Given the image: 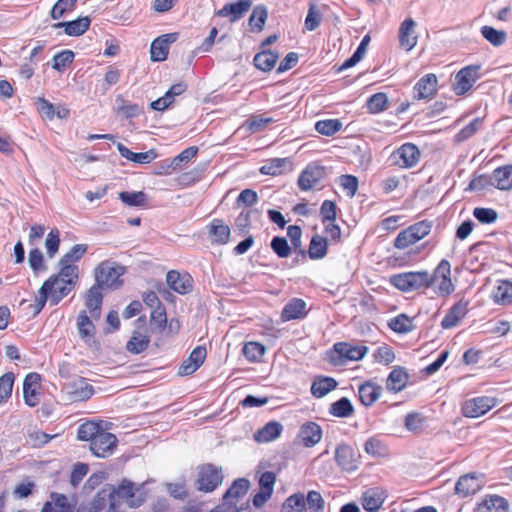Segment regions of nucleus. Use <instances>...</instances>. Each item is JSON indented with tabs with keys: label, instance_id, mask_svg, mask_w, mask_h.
Segmentation results:
<instances>
[{
	"label": "nucleus",
	"instance_id": "nucleus-1",
	"mask_svg": "<svg viewBox=\"0 0 512 512\" xmlns=\"http://www.w3.org/2000/svg\"><path fill=\"white\" fill-rule=\"evenodd\" d=\"M77 280L75 268L61 267L59 272L45 280L38 290L37 310L40 311L48 301L51 305H57L74 289Z\"/></svg>",
	"mask_w": 512,
	"mask_h": 512
},
{
	"label": "nucleus",
	"instance_id": "nucleus-2",
	"mask_svg": "<svg viewBox=\"0 0 512 512\" xmlns=\"http://www.w3.org/2000/svg\"><path fill=\"white\" fill-rule=\"evenodd\" d=\"M77 439L89 442V449L99 458L111 456L117 447V437L108 431L102 420H86L77 429Z\"/></svg>",
	"mask_w": 512,
	"mask_h": 512
},
{
	"label": "nucleus",
	"instance_id": "nucleus-3",
	"mask_svg": "<svg viewBox=\"0 0 512 512\" xmlns=\"http://www.w3.org/2000/svg\"><path fill=\"white\" fill-rule=\"evenodd\" d=\"M112 494L113 502L118 510H122L120 501L131 508L140 507L147 499V491L143 484L135 485L129 480H122L117 488H104Z\"/></svg>",
	"mask_w": 512,
	"mask_h": 512
},
{
	"label": "nucleus",
	"instance_id": "nucleus-4",
	"mask_svg": "<svg viewBox=\"0 0 512 512\" xmlns=\"http://www.w3.org/2000/svg\"><path fill=\"white\" fill-rule=\"evenodd\" d=\"M126 273V267L120 263L107 259L101 261L94 268V285L99 288L117 289L123 285L122 276Z\"/></svg>",
	"mask_w": 512,
	"mask_h": 512
},
{
	"label": "nucleus",
	"instance_id": "nucleus-5",
	"mask_svg": "<svg viewBox=\"0 0 512 512\" xmlns=\"http://www.w3.org/2000/svg\"><path fill=\"white\" fill-rule=\"evenodd\" d=\"M432 227V221L427 219L409 225L398 233L393 241V247L402 251L408 250L427 237L431 233Z\"/></svg>",
	"mask_w": 512,
	"mask_h": 512
},
{
	"label": "nucleus",
	"instance_id": "nucleus-6",
	"mask_svg": "<svg viewBox=\"0 0 512 512\" xmlns=\"http://www.w3.org/2000/svg\"><path fill=\"white\" fill-rule=\"evenodd\" d=\"M390 284L403 293L426 291L428 288V271H406L393 274L389 278Z\"/></svg>",
	"mask_w": 512,
	"mask_h": 512
},
{
	"label": "nucleus",
	"instance_id": "nucleus-7",
	"mask_svg": "<svg viewBox=\"0 0 512 512\" xmlns=\"http://www.w3.org/2000/svg\"><path fill=\"white\" fill-rule=\"evenodd\" d=\"M428 288H432L439 297H447L454 292L455 285L451 278V265L448 260H441L432 273L428 271Z\"/></svg>",
	"mask_w": 512,
	"mask_h": 512
},
{
	"label": "nucleus",
	"instance_id": "nucleus-8",
	"mask_svg": "<svg viewBox=\"0 0 512 512\" xmlns=\"http://www.w3.org/2000/svg\"><path fill=\"white\" fill-rule=\"evenodd\" d=\"M223 482L222 469L212 463H205L198 467L196 488L198 491L210 493Z\"/></svg>",
	"mask_w": 512,
	"mask_h": 512
},
{
	"label": "nucleus",
	"instance_id": "nucleus-9",
	"mask_svg": "<svg viewBox=\"0 0 512 512\" xmlns=\"http://www.w3.org/2000/svg\"><path fill=\"white\" fill-rule=\"evenodd\" d=\"M389 159L400 169H411L419 163L421 151L414 143L406 142L395 149Z\"/></svg>",
	"mask_w": 512,
	"mask_h": 512
},
{
	"label": "nucleus",
	"instance_id": "nucleus-10",
	"mask_svg": "<svg viewBox=\"0 0 512 512\" xmlns=\"http://www.w3.org/2000/svg\"><path fill=\"white\" fill-rule=\"evenodd\" d=\"M498 403L497 398L491 396H477L464 400L461 403V414L466 418H479L493 409Z\"/></svg>",
	"mask_w": 512,
	"mask_h": 512
},
{
	"label": "nucleus",
	"instance_id": "nucleus-11",
	"mask_svg": "<svg viewBox=\"0 0 512 512\" xmlns=\"http://www.w3.org/2000/svg\"><path fill=\"white\" fill-rule=\"evenodd\" d=\"M250 488V481L246 478H238L222 497V509L226 512H239L238 503L247 494Z\"/></svg>",
	"mask_w": 512,
	"mask_h": 512
},
{
	"label": "nucleus",
	"instance_id": "nucleus-12",
	"mask_svg": "<svg viewBox=\"0 0 512 512\" xmlns=\"http://www.w3.org/2000/svg\"><path fill=\"white\" fill-rule=\"evenodd\" d=\"M334 459L338 467L345 472H353L361 464V455L357 448L346 443H341L336 447Z\"/></svg>",
	"mask_w": 512,
	"mask_h": 512
},
{
	"label": "nucleus",
	"instance_id": "nucleus-13",
	"mask_svg": "<svg viewBox=\"0 0 512 512\" xmlns=\"http://www.w3.org/2000/svg\"><path fill=\"white\" fill-rule=\"evenodd\" d=\"M62 390L71 402L87 401L95 393L94 387L84 377H78L66 383Z\"/></svg>",
	"mask_w": 512,
	"mask_h": 512
},
{
	"label": "nucleus",
	"instance_id": "nucleus-14",
	"mask_svg": "<svg viewBox=\"0 0 512 512\" xmlns=\"http://www.w3.org/2000/svg\"><path fill=\"white\" fill-rule=\"evenodd\" d=\"M76 512H123L118 510L108 490H99L89 504L81 505Z\"/></svg>",
	"mask_w": 512,
	"mask_h": 512
},
{
	"label": "nucleus",
	"instance_id": "nucleus-15",
	"mask_svg": "<svg viewBox=\"0 0 512 512\" xmlns=\"http://www.w3.org/2000/svg\"><path fill=\"white\" fill-rule=\"evenodd\" d=\"M325 167L311 163L301 172L298 178V187L301 191H309L316 187L325 177Z\"/></svg>",
	"mask_w": 512,
	"mask_h": 512
},
{
	"label": "nucleus",
	"instance_id": "nucleus-16",
	"mask_svg": "<svg viewBox=\"0 0 512 512\" xmlns=\"http://www.w3.org/2000/svg\"><path fill=\"white\" fill-rule=\"evenodd\" d=\"M438 91V78L434 73H428L421 77L413 87L415 100H432Z\"/></svg>",
	"mask_w": 512,
	"mask_h": 512
},
{
	"label": "nucleus",
	"instance_id": "nucleus-17",
	"mask_svg": "<svg viewBox=\"0 0 512 512\" xmlns=\"http://www.w3.org/2000/svg\"><path fill=\"white\" fill-rule=\"evenodd\" d=\"M166 283L168 287L180 295H186L193 290L194 280L187 273H180L178 270H170L166 275Z\"/></svg>",
	"mask_w": 512,
	"mask_h": 512
},
{
	"label": "nucleus",
	"instance_id": "nucleus-18",
	"mask_svg": "<svg viewBox=\"0 0 512 512\" xmlns=\"http://www.w3.org/2000/svg\"><path fill=\"white\" fill-rule=\"evenodd\" d=\"M478 66H466L455 76L453 91L456 95H464L468 92L478 79Z\"/></svg>",
	"mask_w": 512,
	"mask_h": 512
},
{
	"label": "nucleus",
	"instance_id": "nucleus-19",
	"mask_svg": "<svg viewBox=\"0 0 512 512\" xmlns=\"http://www.w3.org/2000/svg\"><path fill=\"white\" fill-rule=\"evenodd\" d=\"M322 434V428L318 423L307 421L300 426L297 440L303 447L312 448L321 441Z\"/></svg>",
	"mask_w": 512,
	"mask_h": 512
},
{
	"label": "nucleus",
	"instance_id": "nucleus-20",
	"mask_svg": "<svg viewBox=\"0 0 512 512\" xmlns=\"http://www.w3.org/2000/svg\"><path fill=\"white\" fill-rule=\"evenodd\" d=\"M41 377L38 373L32 372L26 375L23 381V396L25 403L30 407H35L40 402L41 396Z\"/></svg>",
	"mask_w": 512,
	"mask_h": 512
},
{
	"label": "nucleus",
	"instance_id": "nucleus-21",
	"mask_svg": "<svg viewBox=\"0 0 512 512\" xmlns=\"http://www.w3.org/2000/svg\"><path fill=\"white\" fill-rule=\"evenodd\" d=\"M333 350L338 354L340 360L359 361L368 353L366 345H354L349 342H337L333 345Z\"/></svg>",
	"mask_w": 512,
	"mask_h": 512
},
{
	"label": "nucleus",
	"instance_id": "nucleus-22",
	"mask_svg": "<svg viewBox=\"0 0 512 512\" xmlns=\"http://www.w3.org/2000/svg\"><path fill=\"white\" fill-rule=\"evenodd\" d=\"M177 38V33H168L154 39L150 47L151 60L155 62L165 61L168 57L169 45L174 43Z\"/></svg>",
	"mask_w": 512,
	"mask_h": 512
},
{
	"label": "nucleus",
	"instance_id": "nucleus-23",
	"mask_svg": "<svg viewBox=\"0 0 512 512\" xmlns=\"http://www.w3.org/2000/svg\"><path fill=\"white\" fill-rule=\"evenodd\" d=\"M85 310L92 319L98 320L101 317L103 293L99 285H92L84 296Z\"/></svg>",
	"mask_w": 512,
	"mask_h": 512
},
{
	"label": "nucleus",
	"instance_id": "nucleus-24",
	"mask_svg": "<svg viewBox=\"0 0 512 512\" xmlns=\"http://www.w3.org/2000/svg\"><path fill=\"white\" fill-rule=\"evenodd\" d=\"M208 237L212 244L226 245L230 241L231 229L223 219L214 218L207 225Z\"/></svg>",
	"mask_w": 512,
	"mask_h": 512
},
{
	"label": "nucleus",
	"instance_id": "nucleus-25",
	"mask_svg": "<svg viewBox=\"0 0 512 512\" xmlns=\"http://www.w3.org/2000/svg\"><path fill=\"white\" fill-rule=\"evenodd\" d=\"M206 355L207 351L204 346L195 347L189 354L188 358L181 363L178 369V375H192L202 366L206 359Z\"/></svg>",
	"mask_w": 512,
	"mask_h": 512
},
{
	"label": "nucleus",
	"instance_id": "nucleus-26",
	"mask_svg": "<svg viewBox=\"0 0 512 512\" xmlns=\"http://www.w3.org/2000/svg\"><path fill=\"white\" fill-rule=\"evenodd\" d=\"M252 6V0H238L236 2L226 3L216 12L218 17H226L231 23L240 20Z\"/></svg>",
	"mask_w": 512,
	"mask_h": 512
},
{
	"label": "nucleus",
	"instance_id": "nucleus-27",
	"mask_svg": "<svg viewBox=\"0 0 512 512\" xmlns=\"http://www.w3.org/2000/svg\"><path fill=\"white\" fill-rule=\"evenodd\" d=\"M415 28L416 22L412 18H407L400 24L398 40L400 47L405 51L412 50L417 44L418 35Z\"/></svg>",
	"mask_w": 512,
	"mask_h": 512
},
{
	"label": "nucleus",
	"instance_id": "nucleus-28",
	"mask_svg": "<svg viewBox=\"0 0 512 512\" xmlns=\"http://www.w3.org/2000/svg\"><path fill=\"white\" fill-rule=\"evenodd\" d=\"M468 305L469 302L464 299L456 302L441 320V327L443 329H451L457 326L468 313Z\"/></svg>",
	"mask_w": 512,
	"mask_h": 512
},
{
	"label": "nucleus",
	"instance_id": "nucleus-29",
	"mask_svg": "<svg viewBox=\"0 0 512 512\" xmlns=\"http://www.w3.org/2000/svg\"><path fill=\"white\" fill-rule=\"evenodd\" d=\"M306 302L301 298H292L282 309L280 319L282 322L303 319L307 315Z\"/></svg>",
	"mask_w": 512,
	"mask_h": 512
},
{
	"label": "nucleus",
	"instance_id": "nucleus-30",
	"mask_svg": "<svg viewBox=\"0 0 512 512\" xmlns=\"http://www.w3.org/2000/svg\"><path fill=\"white\" fill-rule=\"evenodd\" d=\"M409 374L402 366H395L386 379V389L391 393H398L406 388Z\"/></svg>",
	"mask_w": 512,
	"mask_h": 512
},
{
	"label": "nucleus",
	"instance_id": "nucleus-31",
	"mask_svg": "<svg viewBox=\"0 0 512 512\" xmlns=\"http://www.w3.org/2000/svg\"><path fill=\"white\" fill-rule=\"evenodd\" d=\"M491 183L499 190H512V165L507 164L496 168L492 172Z\"/></svg>",
	"mask_w": 512,
	"mask_h": 512
},
{
	"label": "nucleus",
	"instance_id": "nucleus-32",
	"mask_svg": "<svg viewBox=\"0 0 512 512\" xmlns=\"http://www.w3.org/2000/svg\"><path fill=\"white\" fill-rule=\"evenodd\" d=\"M381 393L382 387L372 381H366L358 387L359 400L366 407L372 406Z\"/></svg>",
	"mask_w": 512,
	"mask_h": 512
},
{
	"label": "nucleus",
	"instance_id": "nucleus-33",
	"mask_svg": "<svg viewBox=\"0 0 512 512\" xmlns=\"http://www.w3.org/2000/svg\"><path fill=\"white\" fill-rule=\"evenodd\" d=\"M91 20L89 17H81L68 22H58L53 25L54 28H64L65 34L68 36H81L90 27Z\"/></svg>",
	"mask_w": 512,
	"mask_h": 512
},
{
	"label": "nucleus",
	"instance_id": "nucleus-34",
	"mask_svg": "<svg viewBox=\"0 0 512 512\" xmlns=\"http://www.w3.org/2000/svg\"><path fill=\"white\" fill-rule=\"evenodd\" d=\"M283 431V426L277 421H270L254 434V439L258 443H268L277 439Z\"/></svg>",
	"mask_w": 512,
	"mask_h": 512
},
{
	"label": "nucleus",
	"instance_id": "nucleus-35",
	"mask_svg": "<svg viewBox=\"0 0 512 512\" xmlns=\"http://www.w3.org/2000/svg\"><path fill=\"white\" fill-rule=\"evenodd\" d=\"M508 502L498 495L486 496L476 507V512H508Z\"/></svg>",
	"mask_w": 512,
	"mask_h": 512
},
{
	"label": "nucleus",
	"instance_id": "nucleus-36",
	"mask_svg": "<svg viewBox=\"0 0 512 512\" xmlns=\"http://www.w3.org/2000/svg\"><path fill=\"white\" fill-rule=\"evenodd\" d=\"M481 488L478 478L474 474L461 476L455 485V491L462 497L477 493Z\"/></svg>",
	"mask_w": 512,
	"mask_h": 512
},
{
	"label": "nucleus",
	"instance_id": "nucleus-37",
	"mask_svg": "<svg viewBox=\"0 0 512 512\" xmlns=\"http://www.w3.org/2000/svg\"><path fill=\"white\" fill-rule=\"evenodd\" d=\"M337 381L328 376H316L311 384V394L316 398H322L336 389Z\"/></svg>",
	"mask_w": 512,
	"mask_h": 512
},
{
	"label": "nucleus",
	"instance_id": "nucleus-38",
	"mask_svg": "<svg viewBox=\"0 0 512 512\" xmlns=\"http://www.w3.org/2000/svg\"><path fill=\"white\" fill-rule=\"evenodd\" d=\"M385 500V494L379 489H369L362 495V506L368 512H378Z\"/></svg>",
	"mask_w": 512,
	"mask_h": 512
},
{
	"label": "nucleus",
	"instance_id": "nucleus-39",
	"mask_svg": "<svg viewBox=\"0 0 512 512\" xmlns=\"http://www.w3.org/2000/svg\"><path fill=\"white\" fill-rule=\"evenodd\" d=\"M492 299L498 305H509L512 303V282L499 280L492 292Z\"/></svg>",
	"mask_w": 512,
	"mask_h": 512
},
{
	"label": "nucleus",
	"instance_id": "nucleus-40",
	"mask_svg": "<svg viewBox=\"0 0 512 512\" xmlns=\"http://www.w3.org/2000/svg\"><path fill=\"white\" fill-rule=\"evenodd\" d=\"M88 245L87 244H76L74 245L67 253H65L60 259V268L61 267H72L76 269V275H78V267L74 264L79 261L84 254L87 252Z\"/></svg>",
	"mask_w": 512,
	"mask_h": 512
},
{
	"label": "nucleus",
	"instance_id": "nucleus-41",
	"mask_svg": "<svg viewBox=\"0 0 512 512\" xmlns=\"http://www.w3.org/2000/svg\"><path fill=\"white\" fill-rule=\"evenodd\" d=\"M328 252V239L318 234L314 235L309 243L308 255L312 260L323 259Z\"/></svg>",
	"mask_w": 512,
	"mask_h": 512
},
{
	"label": "nucleus",
	"instance_id": "nucleus-42",
	"mask_svg": "<svg viewBox=\"0 0 512 512\" xmlns=\"http://www.w3.org/2000/svg\"><path fill=\"white\" fill-rule=\"evenodd\" d=\"M388 327L397 334H406L414 330L413 318L405 313L398 314L388 321Z\"/></svg>",
	"mask_w": 512,
	"mask_h": 512
},
{
	"label": "nucleus",
	"instance_id": "nucleus-43",
	"mask_svg": "<svg viewBox=\"0 0 512 512\" xmlns=\"http://www.w3.org/2000/svg\"><path fill=\"white\" fill-rule=\"evenodd\" d=\"M118 150H119L121 156H123L124 158H126L132 162L139 163V164H148V163L152 162L157 156V154L154 150L136 153V152H132L130 149H128L127 147H125L122 144L118 145Z\"/></svg>",
	"mask_w": 512,
	"mask_h": 512
},
{
	"label": "nucleus",
	"instance_id": "nucleus-44",
	"mask_svg": "<svg viewBox=\"0 0 512 512\" xmlns=\"http://www.w3.org/2000/svg\"><path fill=\"white\" fill-rule=\"evenodd\" d=\"M425 247H426V244H422L421 246L416 247L415 249L408 250L403 255L393 254L388 258V263L392 267L409 266L412 264L415 256L420 254Z\"/></svg>",
	"mask_w": 512,
	"mask_h": 512
},
{
	"label": "nucleus",
	"instance_id": "nucleus-45",
	"mask_svg": "<svg viewBox=\"0 0 512 512\" xmlns=\"http://www.w3.org/2000/svg\"><path fill=\"white\" fill-rule=\"evenodd\" d=\"M91 316L87 315V311H81L77 318V329L80 337L84 340H90L95 334V326Z\"/></svg>",
	"mask_w": 512,
	"mask_h": 512
},
{
	"label": "nucleus",
	"instance_id": "nucleus-46",
	"mask_svg": "<svg viewBox=\"0 0 512 512\" xmlns=\"http://www.w3.org/2000/svg\"><path fill=\"white\" fill-rule=\"evenodd\" d=\"M198 153V148L196 146H190L184 149L181 153L175 156L170 162L167 164V169L165 171L166 174H171L173 171L177 169H181L182 162H189L192 158H194Z\"/></svg>",
	"mask_w": 512,
	"mask_h": 512
},
{
	"label": "nucleus",
	"instance_id": "nucleus-47",
	"mask_svg": "<svg viewBox=\"0 0 512 512\" xmlns=\"http://www.w3.org/2000/svg\"><path fill=\"white\" fill-rule=\"evenodd\" d=\"M354 413V407L347 397L333 402L329 407V414L338 418H347Z\"/></svg>",
	"mask_w": 512,
	"mask_h": 512
},
{
	"label": "nucleus",
	"instance_id": "nucleus-48",
	"mask_svg": "<svg viewBox=\"0 0 512 512\" xmlns=\"http://www.w3.org/2000/svg\"><path fill=\"white\" fill-rule=\"evenodd\" d=\"M267 9L263 5L256 6L248 20V25L251 32H261L267 20Z\"/></svg>",
	"mask_w": 512,
	"mask_h": 512
},
{
	"label": "nucleus",
	"instance_id": "nucleus-49",
	"mask_svg": "<svg viewBox=\"0 0 512 512\" xmlns=\"http://www.w3.org/2000/svg\"><path fill=\"white\" fill-rule=\"evenodd\" d=\"M244 357L251 363L260 362L265 354V346L256 341H249L243 347Z\"/></svg>",
	"mask_w": 512,
	"mask_h": 512
},
{
	"label": "nucleus",
	"instance_id": "nucleus-50",
	"mask_svg": "<svg viewBox=\"0 0 512 512\" xmlns=\"http://www.w3.org/2000/svg\"><path fill=\"white\" fill-rule=\"evenodd\" d=\"M278 60V55L272 51H261L254 57V65L262 71H270L274 68Z\"/></svg>",
	"mask_w": 512,
	"mask_h": 512
},
{
	"label": "nucleus",
	"instance_id": "nucleus-51",
	"mask_svg": "<svg viewBox=\"0 0 512 512\" xmlns=\"http://www.w3.org/2000/svg\"><path fill=\"white\" fill-rule=\"evenodd\" d=\"M149 344V337L136 331L127 342L126 349L132 354H140L148 348Z\"/></svg>",
	"mask_w": 512,
	"mask_h": 512
},
{
	"label": "nucleus",
	"instance_id": "nucleus-52",
	"mask_svg": "<svg viewBox=\"0 0 512 512\" xmlns=\"http://www.w3.org/2000/svg\"><path fill=\"white\" fill-rule=\"evenodd\" d=\"M481 35L493 46L499 47L503 45L507 40V34L505 31L497 30L492 26H482Z\"/></svg>",
	"mask_w": 512,
	"mask_h": 512
},
{
	"label": "nucleus",
	"instance_id": "nucleus-53",
	"mask_svg": "<svg viewBox=\"0 0 512 512\" xmlns=\"http://www.w3.org/2000/svg\"><path fill=\"white\" fill-rule=\"evenodd\" d=\"M119 199L130 207H145L147 205V195L143 191L119 193Z\"/></svg>",
	"mask_w": 512,
	"mask_h": 512
},
{
	"label": "nucleus",
	"instance_id": "nucleus-54",
	"mask_svg": "<svg viewBox=\"0 0 512 512\" xmlns=\"http://www.w3.org/2000/svg\"><path fill=\"white\" fill-rule=\"evenodd\" d=\"M367 110L372 114H378L388 108V97L383 92H378L370 96L366 102Z\"/></svg>",
	"mask_w": 512,
	"mask_h": 512
},
{
	"label": "nucleus",
	"instance_id": "nucleus-55",
	"mask_svg": "<svg viewBox=\"0 0 512 512\" xmlns=\"http://www.w3.org/2000/svg\"><path fill=\"white\" fill-rule=\"evenodd\" d=\"M342 129L339 119L319 120L315 123V130L324 136H333Z\"/></svg>",
	"mask_w": 512,
	"mask_h": 512
},
{
	"label": "nucleus",
	"instance_id": "nucleus-56",
	"mask_svg": "<svg viewBox=\"0 0 512 512\" xmlns=\"http://www.w3.org/2000/svg\"><path fill=\"white\" fill-rule=\"evenodd\" d=\"M288 163L289 161L286 158H274L264 164L260 168V172L264 175H280L285 171Z\"/></svg>",
	"mask_w": 512,
	"mask_h": 512
},
{
	"label": "nucleus",
	"instance_id": "nucleus-57",
	"mask_svg": "<svg viewBox=\"0 0 512 512\" xmlns=\"http://www.w3.org/2000/svg\"><path fill=\"white\" fill-rule=\"evenodd\" d=\"M78 0H58L50 11L52 19L57 20L62 18L66 13L72 12L77 5Z\"/></svg>",
	"mask_w": 512,
	"mask_h": 512
},
{
	"label": "nucleus",
	"instance_id": "nucleus-58",
	"mask_svg": "<svg viewBox=\"0 0 512 512\" xmlns=\"http://www.w3.org/2000/svg\"><path fill=\"white\" fill-rule=\"evenodd\" d=\"M305 498L301 493L290 495L282 504L281 512H303Z\"/></svg>",
	"mask_w": 512,
	"mask_h": 512
},
{
	"label": "nucleus",
	"instance_id": "nucleus-59",
	"mask_svg": "<svg viewBox=\"0 0 512 512\" xmlns=\"http://www.w3.org/2000/svg\"><path fill=\"white\" fill-rule=\"evenodd\" d=\"M473 216L481 224H493L498 220V212L493 208L475 207Z\"/></svg>",
	"mask_w": 512,
	"mask_h": 512
},
{
	"label": "nucleus",
	"instance_id": "nucleus-60",
	"mask_svg": "<svg viewBox=\"0 0 512 512\" xmlns=\"http://www.w3.org/2000/svg\"><path fill=\"white\" fill-rule=\"evenodd\" d=\"M151 326L154 327L158 332H163L167 326V314L166 309L163 306H158L152 309L150 314Z\"/></svg>",
	"mask_w": 512,
	"mask_h": 512
},
{
	"label": "nucleus",
	"instance_id": "nucleus-61",
	"mask_svg": "<svg viewBox=\"0 0 512 512\" xmlns=\"http://www.w3.org/2000/svg\"><path fill=\"white\" fill-rule=\"evenodd\" d=\"M325 502L318 491L311 490L305 498V507L309 512H323Z\"/></svg>",
	"mask_w": 512,
	"mask_h": 512
},
{
	"label": "nucleus",
	"instance_id": "nucleus-62",
	"mask_svg": "<svg viewBox=\"0 0 512 512\" xmlns=\"http://www.w3.org/2000/svg\"><path fill=\"white\" fill-rule=\"evenodd\" d=\"M373 358L377 363L389 365L395 360V353L392 347L387 344L379 346L373 354Z\"/></svg>",
	"mask_w": 512,
	"mask_h": 512
},
{
	"label": "nucleus",
	"instance_id": "nucleus-63",
	"mask_svg": "<svg viewBox=\"0 0 512 512\" xmlns=\"http://www.w3.org/2000/svg\"><path fill=\"white\" fill-rule=\"evenodd\" d=\"M364 450L373 457H380L386 454L385 444L377 437H370L364 444Z\"/></svg>",
	"mask_w": 512,
	"mask_h": 512
},
{
	"label": "nucleus",
	"instance_id": "nucleus-64",
	"mask_svg": "<svg viewBox=\"0 0 512 512\" xmlns=\"http://www.w3.org/2000/svg\"><path fill=\"white\" fill-rule=\"evenodd\" d=\"M271 249L279 258H287L291 254V247L285 237L275 236L270 243Z\"/></svg>",
	"mask_w": 512,
	"mask_h": 512
}]
</instances>
